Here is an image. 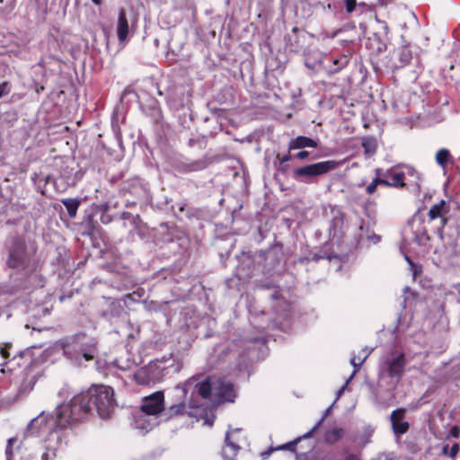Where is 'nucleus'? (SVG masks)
<instances>
[{
    "mask_svg": "<svg viewBox=\"0 0 460 460\" xmlns=\"http://www.w3.org/2000/svg\"><path fill=\"white\" fill-rule=\"evenodd\" d=\"M50 181H51V176H50L49 174V175H47V176L43 179L44 183H43L42 188L40 189V193H41L42 195H45V190H44V188L46 187V185H47Z\"/></svg>",
    "mask_w": 460,
    "mask_h": 460,
    "instance_id": "58836bf2",
    "label": "nucleus"
},
{
    "mask_svg": "<svg viewBox=\"0 0 460 460\" xmlns=\"http://www.w3.org/2000/svg\"><path fill=\"white\" fill-rule=\"evenodd\" d=\"M328 259L331 260L332 257L327 254L325 252H320L318 253H314L312 257L314 261H319L320 260Z\"/></svg>",
    "mask_w": 460,
    "mask_h": 460,
    "instance_id": "c9c22d12",
    "label": "nucleus"
},
{
    "mask_svg": "<svg viewBox=\"0 0 460 460\" xmlns=\"http://www.w3.org/2000/svg\"><path fill=\"white\" fill-rule=\"evenodd\" d=\"M356 6H357L356 0H345L346 11L349 13H351L352 12H354V10L356 9Z\"/></svg>",
    "mask_w": 460,
    "mask_h": 460,
    "instance_id": "f704fd0d",
    "label": "nucleus"
},
{
    "mask_svg": "<svg viewBox=\"0 0 460 460\" xmlns=\"http://www.w3.org/2000/svg\"><path fill=\"white\" fill-rule=\"evenodd\" d=\"M298 31V28L296 26H295L293 29H292V32L294 33H296Z\"/></svg>",
    "mask_w": 460,
    "mask_h": 460,
    "instance_id": "a18cd8bd",
    "label": "nucleus"
},
{
    "mask_svg": "<svg viewBox=\"0 0 460 460\" xmlns=\"http://www.w3.org/2000/svg\"><path fill=\"white\" fill-rule=\"evenodd\" d=\"M324 420V416L307 432L305 433L303 437H299L298 438L295 439L294 441H291V442H288L287 444H284L280 447H278V449H288V450H291V451H294L295 450V447L296 446V444L302 439V438H310L312 437V435L320 428V426L322 425L323 421ZM274 450H277L276 449H273V448H270L266 451H263L261 454V457L262 460H266L270 457V454L274 451Z\"/></svg>",
    "mask_w": 460,
    "mask_h": 460,
    "instance_id": "a211bd4d",
    "label": "nucleus"
},
{
    "mask_svg": "<svg viewBox=\"0 0 460 460\" xmlns=\"http://www.w3.org/2000/svg\"><path fill=\"white\" fill-rule=\"evenodd\" d=\"M376 178L367 186L366 191L368 195H372L376 192L378 185L385 186L386 181L381 177L382 169L376 168L375 170Z\"/></svg>",
    "mask_w": 460,
    "mask_h": 460,
    "instance_id": "b1692460",
    "label": "nucleus"
},
{
    "mask_svg": "<svg viewBox=\"0 0 460 460\" xmlns=\"http://www.w3.org/2000/svg\"><path fill=\"white\" fill-rule=\"evenodd\" d=\"M308 156L309 152L305 150H301L295 155V157L299 160H305L308 158Z\"/></svg>",
    "mask_w": 460,
    "mask_h": 460,
    "instance_id": "4c0bfd02",
    "label": "nucleus"
},
{
    "mask_svg": "<svg viewBox=\"0 0 460 460\" xmlns=\"http://www.w3.org/2000/svg\"><path fill=\"white\" fill-rule=\"evenodd\" d=\"M194 379H189L184 384L178 385L175 387V392H178V401L172 404L167 409L164 408V415L166 420L182 417L187 413L186 397H187V385H191L194 383Z\"/></svg>",
    "mask_w": 460,
    "mask_h": 460,
    "instance_id": "9d476101",
    "label": "nucleus"
},
{
    "mask_svg": "<svg viewBox=\"0 0 460 460\" xmlns=\"http://www.w3.org/2000/svg\"><path fill=\"white\" fill-rule=\"evenodd\" d=\"M39 177V175L37 173H34L33 176L31 177L32 181H34L35 184H38L37 182V178Z\"/></svg>",
    "mask_w": 460,
    "mask_h": 460,
    "instance_id": "c03bdc74",
    "label": "nucleus"
},
{
    "mask_svg": "<svg viewBox=\"0 0 460 460\" xmlns=\"http://www.w3.org/2000/svg\"><path fill=\"white\" fill-rule=\"evenodd\" d=\"M449 213L450 205L444 199L432 205L427 217L420 210L414 213L409 222L414 242L425 246L431 240L430 234H437L443 240L444 227L449 221Z\"/></svg>",
    "mask_w": 460,
    "mask_h": 460,
    "instance_id": "f03ea898",
    "label": "nucleus"
},
{
    "mask_svg": "<svg viewBox=\"0 0 460 460\" xmlns=\"http://www.w3.org/2000/svg\"><path fill=\"white\" fill-rule=\"evenodd\" d=\"M61 345L64 354L77 364H81L83 359L93 360L97 355V342L84 333L66 337Z\"/></svg>",
    "mask_w": 460,
    "mask_h": 460,
    "instance_id": "39448f33",
    "label": "nucleus"
},
{
    "mask_svg": "<svg viewBox=\"0 0 460 460\" xmlns=\"http://www.w3.org/2000/svg\"><path fill=\"white\" fill-rule=\"evenodd\" d=\"M367 357L368 353H366L363 358H357L356 356L351 358L350 364L354 367V371L351 377L359 371L361 365L365 362Z\"/></svg>",
    "mask_w": 460,
    "mask_h": 460,
    "instance_id": "7c9ffc66",
    "label": "nucleus"
},
{
    "mask_svg": "<svg viewBox=\"0 0 460 460\" xmlns=\"http://www.w3.org/2000/svg\"><path fill=\"white\" fill-rule=\"evenodd\" d=\"M291 151L288 150V154L286 155H279V154H277L276 155V160L279 162V163H281V164H286L288 163L289 160H291L292 156H291V154H290Z\"/></svg>",
    "mask_w": 460,
    "mask_h": 460,
    "instance_id": "72a5a7b5",
    "label": "nucleus"
},
{
    "mask_svg": "<svg viewBox=\"0 0 460 460\" xmlns=\"http://www.w3.org/2000/svg\"><path fill=\"white\" fill-rule=\"evenodd\" d=\"M141 411L146 415H157L164 411V394L157 391L142 399Z\"/></svg>",
    "mask_w": 460,
    "mask_h": 460,
    "instance_id": "ddd939ff",
    "label": "nucleus"
},
{
    "mask_svg": "<svg viewBox=\"0 0 460 460\" xmlns=\"http://www.w3.org/2000/svg\"><path fill=\"white\" fill-rule=\"evenodd\" d=\"M404 408L394 410L390 416L393 431L395 435H403L408 432L410 424L408 421H402L405 418Z\"/></svg>",
    "mask_w": 460,
    "mask_h": 460,
    "instance_id": "dca6fc26",
    "label": "nucleus"
},
{
    "mask_svg": "<svg viewBox=\"0 0 460 460\" xmlns=\"http://www.w3.org/2000/svg\"><path fill=\"white\" fill-rule=\"evenodd\" d=\"M197 393L203 399L214 395L217 403L234 402L236 392L232 382L222 377L208 376L205 380L195 385Z\"/></svg>",
    "mask_w": 460,
    "mask_h": 460,
    "instance_id": "20e7f679",
    "label": "nucleus"
},
{
    "mask_svg": "<svg viewBox=\"0 0 460 460\" xmlns=\"http://www.w3.org/2000/svg\"><path fill=\"white\" fill-rule=\"evenodd\" d=\"M43 89H44V87H43V86H41L40 88L37 89V93H40V91H41V90H43Z\"/></svg>",
    "mask_w": 460,
    "mask_h": 460,
    "instance_id": "de8ad7c7",
    "label": "nucleus"
},
{
    "mask_svg": "<svg viewBox=\"0 0 460 460\" xmlns=\"http://www.w3.org/2000/svg\"><path fill=\"white\" fill-rule=\"evenodd\" d=\"M347 226L345 213L341 210H337L329 226L330 240L338 244L341 243L346 235Z\"/></svg>",
    "mask_w": 460,
    "mask_h": 460,
    "instance_id": "9b49d317",
    "label": "nucleus"
},
{
    "mask_svg": "<svg viewBox=\"0 0 460 460\" xmlns=\"http://www.w3.org/2000/svg\"><path fill=\"white\" fill-rule=\"evenodd\" d=\"M411 59H412V54L410 49L404 48L400 51V55H399V62L401 64L400 66H405L409 65L411 63Z\"/></svg>",
    "mask_w": 460,
    "mask_h": 460,
    "instance_id": "c85d7f7f",
    "label": "nucleus"
},
{
    "mask_svg": "<svg viewBox=\"0 0 460 460\" xmlns=\"http://www.w3.org/2000/svg\"><path fill=\"white\" fill-rule=\"evenodd\" d=\"M11 342L4 343L0 348V355L3 358L7 359L10 357L9 349L12 348Z\"/></svg>",
    "mask_w": 460,
    "mask_h": 460,
    "instance_id": "473e14b6",
    "label": "nucleus"
},
{
    "mask_svg": "<svg viewBox=\"0 0 460 460\" xmlns=\"http://www.w3.org/2000/svg\"><path fill=\"white\" fill-rule=\"evenodd\" d=\"M459 451V445L457 443H454L450 447L449 445H444L442 447V453L445 456H447L451 458H455Z\"/></svg>",
    "mask_w": 460,
    "mask_h": 460,
    "instance_id": "c756f323",
    "label": "nucleus"
},
{
    "mask_svg": "<svg viewBox=\"0 0 460 460\" xmlns=\"http://www.w3.org/2000/svg\"><path fill=\"white\" fill-rule=\"evenodd\" d=\"M207 167L206 160H195L190 163H184L180 165V172H192L203 170Z\"/></svg>",
    "mask_w": 460,
    "mask_h": 460,
    "instance_id": "4be33fe9",
    "label": "nucleus"
},
{
    "mask_svg": "<svg viewBox=\"0 0 460 460\" xmlns=\"http://www.w3.org/2000/svg\"><path fill=\"white\" fill-rule=\"evenodd\" d=\"M451 434L454 436V437H457L458 436V429L456 427H453L451 429Z\"/></svg>",
    "mask_w": 460,
    "mask_h": 460,
    "instance_id": "79ce46f5",
    "label": "nucleus"
},
{
    "mask_svg": "<svg viewBox=\"0 0 460 460\" xmlns=\"http://www.w3.org/2000/svg\"><path fill=\"white\" fill-rule=\"evenodd\" d=\"M344 460H360V458L356 455L350 454L347 456Z\"/></svg>",
    "mask_w": 460,
    "mask_h": 460,
    "instance_id": "ea45409f",
    "label": "nucleus"
},
{
    "mask_svg": "<svg viewBox=\"0 0 460 460\" xmlns=\"http://www.w3.org/2000/svg\"><path fill=\"white\" fill-rule=\"evenodd\" d=\"M405 167L408 170L409 174L413 175L415 173H418L417 171L413 167H411V166H405Z\"/></svg>",
    "mask_w": 460,
    "mask_h": 460,
    "instance_id": "a19ab883",
    "label": "nucleus"
},
{
    "mask_svg": "<svg viewBox=\"0 0 460 460\" xmlns=\"http://www.w3.org/2000/svg\"><path fill=\"white\" fill-rule=\"evenodd\" d=\"M381 177L386 181L385 187L402 189L406 187L405 172L400 170V165L393 166L382 172Z\"/></svg>",
    "mask_w": 460,
    "mask_h": 460,
    "instance_id": "4468645a",
    "label": "nucleus"
},
{
    "mask_svg": "<svg viewBox=\"0 0 460 460\" xmlns=\"http://www.w3.org/2000/svg\"><path fill=\"white\" fill-rule=\"evenodd\" d=\"M43 89H44V87H43V86H41L40 88L37 89V93H40V91H41V90H43Z\"/></svg>",
    "mask_w": 460,
    "mask_h": 460,
    "instance_id": "09e8293b",
    "label": "nucleus"
},
{
    "mask_svg": "<svg viewBox=\"0 0 460 460\" xmlns=\"http://www.w3.org/2000/svg\"><path fill=\"white\" fill-rule=\"evenodd\" d=\"M28 429L33 435L47 434V438L44 440V452L41 455V460H55L58 446L61 442V430L49 429L45 426L32 428L31 422L29 424Z\"/></svg>",
    "mask_w": 460,
    "mask_h": 460,
    "instance_id": "1a4fd4ad",
    "label": "nucleus"
},
{
    "mask_svg": "<svg viewBox=\"0 0 460 460\" xmlns=\"http://www.w3.org/2000/svg\"><path fill=\"white\" fill-rule=\"evenodd\" d=\"M275 166H276V170L282 173V174H286L288 172V165L286 164H281V163H279V164H277V163L275 162L274 163Z\"/></svg>",
    "mask_w": 460,
    "mask_h": 460,
    "instance_id": "e433bc0d",
    "label": "nucleus"
},
{
    "mask_svg": "<svg viewBox=\"0 0 460 460\" xmlns=\"http://www.w3.org/2000/svg\"><path fill=\"white\" fill-rule=\"evenodd\" d=\"M345 430L342 428H333L327 430L324 435V440L327 444L332 445L343 438Z\"/></svg>",
    "mask_w": 460,
    "mask_h": 460,
    "instance_id": "393cba45",
    "label": "nucleus"
},
{
    "mask_svg": "<svg viewBox=\"0 0 460 460\" xmlns=\"http://www.w3.org/2000/svg\"><path fill=\"white\" fill-rule=\"evenodd\" d=\"M237 430L227 431L226 433L225 445L222 447L221 456L224 460H236L238 451L241 447L234 441V436Z\"/></svg>",
    "mask_w": 460,
    "mask_h": 460,
    "instance_id": "f3484780",
    "label": "nucleus"
},
{
    "mask_svg": "<svg viewBox=\"0 0 460 460\" xmlns=\"http://www.w3.org/2000/svg\"><path fill=\"white\" fill-rule=\"evenodd\" d=\"M134 379L140 385H155L163 379V371L156 366L141 367L135 373Z\"/></svg>",
    "mask_w": 460,
    "mask_h": 460,
    "instance_id": "f8f14e48",
    "label": "nucleus"
},
{
    "mask_svg": "<svg viewBox=\"0 0 460 460\" xmlns=\"http://www.w3.org/2000/svg\"><path fill=\"white\" fill-rule=\"evenodd\" d=\"M61 202L66 208L68 216L72 218L75 217L80 206V200L77 199H64Z\"/></svg>",
    "mask_w": 460,
    "mask_h": 460,
    "instance_id": "a878e982",
    "label": "nucleus"
},
{
    "mask_svg": "<svg viewBox=\"0 0 460 460\" xmlns=\"http://www.w3.org/2000/svg\"><path fill=\"white\" fill-rule=\"evenodd\" d=\"M318 146L317 141L305 136H298L292 138L288 143V150L303 149L305 147L316 148Z\"/></svg>",
    "mask_w": 460,
    "mask_h": 460,
    "instance_id": "6ab92c4d",
    "label": "nucleus"
},
{
    "mask_svg": "<svg viewBox=\"0 0 460 460\" xmlns=\"http://www.w3.org/2000/svg\"><path fill=\"white\" fill-rule=\"evenodd\" d=\"M129 33L128 22L126 15V11L121 9L119 13L117 23V36L119 42L127 40Z\"/></svg>",
    "mask_w": 460,
    "mask_h": 460,
    "instance_id": "aec40b11",
    "label": "nucleus"
},
{
    "mask_svg": "<svg viewBox=\"0 0 460 460\" xmlns=\"http://www.w3.org/2000/svg\"><path fill=\"white\" fill-rule=\"evenodd\" d=\"M407 365L405 354L401 351L390 352L380 364V372L389 378L400 380Z\"/></svg>",
    "mask_w": 460,
    "mask_h": 460,
    "instance_id": "6e6552de",
    "label": "nucleus"
},
{
    "mask_svg": "<svg viewBox=\"0 0 460 460\" xmlns=\"http://www.w3.org/2000/svg\"><path fill=\"white\" fill-rule=\"evenodd\" d=\"M90 403L84 392L75 395L67 404L58 405L52 414L44 412L31 420V426L41 427L49 429L65 430L71 427L72 422L83 421L92 413Z\"/></svg>",
    "mask_w": 460,
    "mask_h": 460,
    "instance_id": "7ed1b4c3",
    "label": "nucleus"
},
{
    "mask_svg": "<svg viewBox=\"0 0 460 460\" xmlns=\"http://www.w3.org/2000/svg\"><path fill=\"white\" fill-rule=\"evenodd\" d=\"M6 460H28L27 448L17 438H10L5 448Z\"/></svg>",
    "mask_w": 460,
    "mask_h": 460,
    "instance_id": "2eb2a0df",
    "label": "nucleus"
},
{
    "mask_svg": "<svg viewBox=\"0 0 460 460\" xmlns=\"http://www.w3.org/2000/svg\"><path fill=\"white\" fill-rule=\"evenodd\" d=\"M349 57L346 55H342L340 58H333L332 63L335 66V67L332 69V73L340 72L349 64Z\"/></svg>",
    "mask_w": 460,
    "mask_h": 460,
    "instance_id": "cd10ccee",
    "label": "nucleus"
},
{
    "mask_svg": "<svg viewBox=\"0 0 460 460\" xmlns=\"http://www.w3.org/2000/svg\"><path fill=\"white\" fill-rule=\"evenodd\" d=\"M4 269L13 274L29 279L36 276L42 269V261L38 255V244L22 234L9 236L4 243Z\"/></svg>",
    "mask_w": 460,
    "mask_h": 460,
    "instance_id": "f257e3e1",
    "label": "nucleus"
},
{
    "mask_svg": "<svg viewBox=\"0 0 460 460\" xmlns=\"http://www.w3.org/2000/svg\"><path fill=\"white\" fill-rule=\"evenodd\" d=\"M24 378L22 383V388L25 391H31L33 389L34 385L37 382V375L33 371V367L29 366L24 370Z\"/></svg>",
    "mask_w": 460,
    "mask_h": 460,
    "instance_id": "412c9836",
    "label": "nucleus"
},
{
    "mask_svg": "<svg viewBox=\"0 0 460 460\" xmlns=\"http://www.w3.org/2000/svg\"><path fill=\"white\" fill-rule=\"evenodd\" d=\"M361 146L367 155H372L376 152L377 144L374 137H367L362 139Z\"/></svg>",
    "mask_w": 460,
    "mask_h": 460,
    "instance_id": "bb28decb",
    "label": "nucleus"
},
{
    "mask_svg": "<svg viewBox=\"0 0 460 460\" xmlns=\"http://www.w3.org/2000/svg\"><path fill=\"white\" fill-rule=\"evenodd\" d=\"M92 2L95 4V5H101L102 4V0H92Z\"/></svg>",
    "mask_w": 460,
    "mask_h": 460,
    "instance_id": "37998d69",
    "label": "nucleus"
},
{
    "mask_svg": "<svg viewBox=\"0 0 460 460\" xmlns=\"http://www.w3.org/2000/svg\"><path fill=\"white\" fill-rule=\"evenodd\" d=\"M341 165V162L334 160L322 161L306 164L293 171V178L302 182H309L314 178L324 175L335 170Z\"/></svg>",
    "mask_w": 460,
    "mask_h": 460,
    "instance_id": "0eeeda50",
    "label": "nucleus"
},
{
    "mask_svg": "<svg viewBox=\"0 0 460 460\" xmlns=\"http://www.w3.org/2000/svg\"><path fill=\"white\" fill-rule=\"evenodd\" d=\"M435 159L436 163L442 168H445L447 164L454 163L450 151L447 148H440L438 150Z\"/></svg>",
    "mask_w": 460,
    "mask_h": 460,
    "instance_id": "5701e85b",
    "label": "nucleus"
},
{
    "mask_svg": "<svg viewBox=\"0 0 460 460\" xmlns=\"http://www.w3.org/2000/svg\"><path fill=\"white\" fill-rule=\"evenodd\" d=\"M12 86L9 82H3L0 84V99L8 95L11 92Z\"/></svg>",
    "mask_w": 460,
    "mask_h": 460,
    "instance_id": "2f4dec72",
    "label": "nucleus"
},
{
    "mask_svg": "<svg viewBox=\"0 0 460 460\" xmlns=\"http://www.w3.org/2000/svg\"><path fill=\"white\" fill-rule=\"evenodd\" d=\"M83 392L92 411H95L101 418H108L113 411L116 402L112 387L93 385Z\"/></svg>",
    "mask_w": 460,
    "mask_h": 460,
    "instance_id": "423d86ee",
    "label": "nucleus"
},
{
    "mask_svg": "<svg viewBox=\"0 0 460 460\" xmlns=\"http://www.w3.org/2000/svg\"><path fill=\"white\" fill-rule=\"evenodd\" d=\"M43 89H44V87H43V86H41L40 88L37 89V93H40V91H41V90H43Z\"/></svg>",
    "mask_w": 460,
    "mask_h": 460,
    "instance_id": "49530a36",
    "label": "nucleus"
}]
</instances>
